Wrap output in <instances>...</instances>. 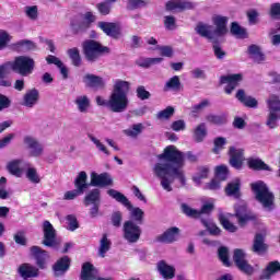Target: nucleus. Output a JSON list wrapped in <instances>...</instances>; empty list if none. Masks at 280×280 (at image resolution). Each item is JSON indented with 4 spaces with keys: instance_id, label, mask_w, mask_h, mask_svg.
I'll list each match as a JSON object with an SVG mask.
<instances>
[{
    "instance_id": "nucleus-1",
    "label": "nucleus",
    "mask_w": 280,
    "mask_h": 280,
    "mask_svg": "<svg viewBox=\"0 0 280 280\" xmlns=\"http://www.w3.org/2000/svg\"><path fill=\"white\" fill-rule=\"evenodd\" d=\"M189 163H197L198 156L194 152H182L175 145H168L162 154L158 155V163L153 167V174L161 180V187L164 191H173L172 185L179 180L182 187L187 185L185 176V160Z\"/></svg>"
},
{
    "instance_id": "nucleus-2",
    "label": "nucleus",
    "mask_w": 280,
    "mask_h": 280,
    "mask_svg": "<svg viewBox=\"0 0 280 280\" xmlns=\"http://www.w3.org/2000/svg\"><path fill=\"white\" fill-rule=\"evenodd\" d=\"M129 93L130 82L117 79L108 97V110L110 113H126L130 106Z\"/></svg>"
},
{
    "instance_id": "nucleus-3",
    "label": "nucleus",
    "mask_w": 280,
    "mask_h": 280,
    "mask_svg": "<svg viewBox=\"0 0 280 280\" xmlns=\"http://www.w3.org/2000/svg\"><path fill=\"white\" fill-rule=\"evenodd\" d=\"M107 194L108 196H110V198H114L116 202H119L120 205H122V207H126V209H128L129 218L132 222H135V224H143L145 212L141 208L133 207L130 200H128V197H126L118 190L109 189L107 190Z\"/></svg>"
},
{
    "instance_id": "nucleus-4",
    "label": "nucleus",
    "mask_w": 280,
    "mask_h": 280,
    "mask_svg": "<svg viewBox=\"0 0 280 280\" xmlns=\"http://www.w3.org/2000/svg\"><path fill=\"white\" fill-rule=\"evenodd\" d=\"M83 55L88 62H97L102 56L110 55V47L102 45L95 39H86L82 44Z\"/></svg>"
},
{
    "instance_id": "nucleus-5",
    "label": "nucleus",
    "mask_w": 280,
    "mask_h": 280,
    "mask_svg": "<svg viewBox=\"0 0 280 280\" xmlns=\"http://www.w3.org/2000/svg\"><path fill=\"white\" fill-rule=\"evenodd\" d=\"M252 190L255 194V199L259 202L267 211L275 209V194L270 191L268 185L264 182H256L252 184Z\"/></svg>"
},
{
    "instance_id": "nucleus-6",
    "label": "nucleus",
    "mask_w": 280,
    "mask_h": 280,
    "mask_svg": "<svg viewBox=\"0 0 280 280\" xmlns=\"http://www.w3.org/2000/svg\"><path fill=\"white\" fill-rule=\"evenodd\" d=\"M11 63L13 73L21 75V78H28V75L34 73V69H36V61L34 58L25 55L15 57Z\"/></svg>"
},
{
    "instance_id": "nucleus-7",
    "label": "nucleus",
    "mask_w": 280,
    "mask_h": 280,
    "mask_svg": "<svg viewBox=\"0 0 280 280\" xmlns=\"http://www.w3.org/2000/svg\"><path fill=\"white\" fill-rule=\"evenodd\" d=\"M95 23V15L91 12H86L83 18H74L70 22V27L73 34H85L91 30V24Z\"/></svg>"
},
{
    "instance_id": "nucleus-8",
    "label": "nucleus",
    "mask_w": 280,
    "mask_h": 280,
    "mask_svg": "<svg viewBox=\"0 0 280 280\" xmlns=\"http://www.w3.org/2000/svg\"><path fill=\"white\" fill-rule=\"evenodd\" d=\"M269 115L266 121V126L271 130L277 128V121L280 119V100L277 95H271L267 101Z\"/></svg>"
},
{
    "instance_id": "nucleus-9",
    "label": "nucleus",
    "mask_w": 280,
    "mask_h": 280,
    "mask_svg": "<svg viewBox=\"0 0 280 280\" xmlns=\"http://www.w3.org/2000/svg\"><path fill=\"white\" fill-rule=\"evenodd\" d=\"M233 261L243 275H246L247 277H253V275H255V267L248 264V260L246 259V252L244 249H234Z\"/></svg>"
},
{
    "instance_id": "nucleus-10",
    "label": "nucleus",
    "mask_w": 280,
    "mask_h": 280,
    "mask_svg": "<svg viewBox=\"0 0 280 280\" xmlns=\"http://www.w3.org/2000/svg\"><path fill=\"white\" fill-rule=\"evenodd\" d=\"M141 226L135 223L132 220H128L124 222L122 225V237L128 242V244H137L139 240H141Z\"/></svg>"
},
{
    "instance_id": "nucleus-11",
    "label": "nucleus",
    "mask_w": 280,
    "mask_h": 280,
    "mask_svg": "<svg viewBox=\"0 0 280 280\" xmlns=\"http://www.w3.org/2000/svg\"><path fill=\"white\" fill-rule=\"evenodd\" d=\"M24 148L28 150L30 156H34L35 159H38V156H43L45 152V147H43V143L38 141L33 136H24L23 138Z\"/></svg>"
},
{
    "instance_id": "nucleus-12",
    "label": "nucleus",
    "mask_w": 280,
    "mask_h": 280,
    "mask_svg": "<svg viewBox=\"0 0 280 280\" xmlns=\"http://www.w3.org/2000/svg\"><path fill=\"white\" fill-rule=\"evenodd\" d=\"M244 80V74L236 73V74H228L220 77L219 84H228L224 89L226 95H231L237 86H240V82Z\"/></svg>"
},
{
    "instance_id": "nucleus-13",
    "label": "nucleus",
    "mask_w": 280,
    "mask_h": 280,
    "mask_svg": "<svg viewBox=\"0 0 280 280\" xmlns=\"http://www.w3.org/2000/svg\"><path fill=\"white\" fill-rule=\"evenodd\" d=\"M43 233H44V240L42 244L44 246H47L48 248H54L56 246V229L49 221L43 222Z\"/></svg>"
},
{
    "instance_id": "nucleus-14",
    "label": "nucleus",
    "mask_w": 280,
    "mask_h": 280,
    "mask_svg": "<svg viewBox=\"0 0 280 280\" xmlns=\"http://www.w3.org/2000/svg\"><path fill=\"white\" fill-rule=\"evenodd\" d=\"M31 255L34 257L39 270H45L47 268V260L49 259V253H47V250L38 246H32Z\"/></svg>"
},
{
    "instance_id": "nucleus-15",
    "label": "nucleus",
    "mask_w": 280,
    "mask_h": 280,
    "mask_svg": "<svg viewBox=\"0 0 280 280\" xmlns=\"http://www.w3.org/2000/svg\"><path fill=\"white\" fill-rule=\"evenodd\" d=\"M90 185L92 187H113V177L108 173L92 172Z\"/></svg>"
},
{
    "instance_id": "nucleus-16",
    "label": "nucleus",
    "mask_w": 280,
    "mask_h": 280,
    "mask_svg": "<svg viewBox=\"0 0 280 280\" xmlns=\"http://www.w3.org/2000/svg\"><path fill=\"white\" fill-rule=\"evenodd\" d=\"M234 215L237 218L240 226H246L247 222L255 220V217L248 211L246 203L236 205Z\"/></svg>"
},
{
    "instance_id": "nucleus-17",
    "label": "nucleus",
    "mask_w": 280,
    "mask_h": 280,
    "mask_svg": "<svg viewBox=\"0 0 280 280\" xmlns=\"http://www.w3.org/2000/svg\"><path fill=\"white\" fill-rule=\"evenodd\" d=\"M97 27H100V30H102L106 36H109V38H114L115 40L121 38V28H119L116 23L98 22Z\"/></svg>"
},
{
    "instance_id": "nucleus-18",
    "label": "nucleus",
    "mask_w": 280,
    "mask_h": 280,
    "mask_svg": "<svg viewBox=\"0 0 280 280\" xmlns=\"http://www.w3.org/2000/svg\"><path fill=\"white\" fill-rule=\"evenodd\" d=\"M226 23H229V18L217 15L213 19V24L215 25V30H212V33L214 34L215 40L220 38V36H224L229 33V28H226Z\"/></svg>"
},
{
    "instance_id": "nucleus-19",
    "label": "nucleus",
    "mask_w": 280,
    "mask_h": 280,
    "mask_svg": "<svg viewBox=\"0 0 280 280\" xmlns=\"http://www.w3.org/2000/svg\"><path fill=\"white\" fill-rule=\"evenodd\" d=\"M229 154L230 165H232L234 170H240L242 165H244V149L230 147Z\"/></svg>"
},
{
    "instance_id": "nucleus-20",
    "label": "nucleus",
    "mask_w": 280,
    "mask_h": 280,
    "mask_svg": "<svg viewBox=\"0 0 280 280\" xmlns=\"http://www.w3.org/2000/svg\"><path fill=\"white\" fill-rule=\"evenodd\" d=\"M69 268H71V258H69V256H63L59 258L52 265V271L55 277H62V275H66Z\"/></svg>"
},
{
    "instance_id": "nucleus-21",
    "label": "nucleus",
    "mask_w": 280,
    "mask_h": 280,
    "mask_svg": "<svg viewBox=\"0 0 280 280\" xmlns=\"http://www.w3.org/2000/svg\"><path fill=\"white\" fill-rule=\"evenodd\" d=\"M38 100H40V92L36 88L27 90L23 95L22 106L26 108H34L36 104H38Z\"/></svg>"
},
{
    "instance_id": "nucleus-22",
    "label": "nucleus",
    "mask_w": 280,
    "mask_h": 280,
    "mask_svg": "<svg viewBox=\"0 0 280 280\" xmlns=\"http://www.w3.org/2000/svg\"><path fill=\"white\" fill-rule=\"evenodd\" d=\"M180 230L178 228H171L166 230L163 234H160L155 237V242L160 244H174L178 237Z\"/></svg>"
},
{
    "instance_id": "nucleus-23",
    "label": "nucleus",
    "mask_w": 280,
    "mask_h": 280,
    "mask_svg": "<svg viewBox=\"0 0 280 280\" xmlns=\"http://www.w3.org/2000/svg\"><path fill=\"white\" fill-rule=\"evenodd\" d=\"M252 252L255 255H266L268 253V244H266V236L264 234L258 233L255 235Z\"/></svg>"
},
{
    "instance_id": "nucleus-24",
    "label": "nucleus",
    "mask_w": 280,
    "mask_h": 280,
    "mask_svg": "<svg viewBox=\"0 0 280 280\" xmlns=\"http://www.w3.org/2000/svg\"><path fill=\"white\" fill-rule=\"evenodd\" d=\"M235 97L241 104H243V106H246V108H257L258 106L257 100L250 95H247L244 89L237 90Z\"/></svg>"
},
{
    "instance_id": "nucleus-25",
    "label": "nucleus",
    "mask_w": 280,
    "mask_h": 280,
    "mask_svg": "<svg viewBox=\"0 0 280 280\" xmlns=\"http://www.w3.org/2000/svg\"><path fill=\"white\" fill-rule=\"evenodd\" d=\"M196 4L194 2L185 0H171L166 2V10L172 12V10H194Z\"/></svg>"
},
{
    "instance_id": "nucleus-26",
    "label": "nucleus",
    "mask_w": 280,
    "mask_h": 280,
    "mask_svg": "<svg viewBox=\"0 0 280 280\" xmlns=\"http://www.w3.org/2000/svg\"><path fill=\"white\" fill-rule=\"evenodd\" d=\"M83 82L85 86H89L90 89H104L106 86V83L104 82V79L102 77L88 73L83 77Z\"/></svg>"
},
{
    "instance_id": "nucleus-27",
    "label": "nucleus",
    "mask_w": 280,
    "mask_h": 280,
    "mask_svg": "<svg viewBox=\"0 0 280 280\" xmlns=\"http://www.w3.org/2000/svg\"><path fill=\"white\" fill-rule=\"evenodd\" d=\"M241 189H242V183L240 182L238 178H236L226 185L225 194L226 196H230L238 200V198H242Z\"/></svg>"
},
{
    "instance_id": "nucleus-28",
    "label": "nucleus",
    "mask_w": 280,
    "mask_h": 280,
    "mask_svg": "<svg viewBox=\"0 0 280 280\" xmlns=\"http://www.w3.org/2000/svg\"><path fill=\"white\" fill-rule=\"evenodd\" d=\"M277 272H280V262L279 260L270 261L267 267L262 270L259 279L261 280H270Z\"/></svg>"
},
{
    "instance_id": "nucleus-29",
    "label": "nucleus",
    "mask_w": 280,
    "mask_h": 280,
    "mask_svg": "<svg viewBox=\"0 0 280 280\" xmlns=\"http://www.w3.org/2000/svg\"><path fill=\"white\" fill-rule=\"evenodd\" d=\"M195 31L202 38H207L208 40H211V43H215V35L213 33L212 26L203 24V23H199L195 27Z\"/></svg>"
},
{
    "instance_id": "nucleus-30",
    "label": "nucleus",
    "mask_w": 280,
    "mask_h": 280,
    "mask_svg": "<svg viewBox=\"0 0 280 280\" xmlns=\"http://www.w3.org/2000/svg\"><path fill=\"white\" fill-rule=\"evenodd\" d=\"M83 203L85 207H91V205H102V191L97 188L90 190L85 195Z\"/></svg>"
},
{
    "instance_id": "nucleus-31",
    "label": "nucleus",
    "mask_w": 280,
    "mask_h": 280,
    "mask_svg": "<svg viewBox=\"0 0 280 280\" xmlns=\"http://www.w3.org/2000/svg\"><path fill=\"white\" fill-rule=\"evenodd\" d=\"M158 271L163 279H174V277H176V269L173 266L167 265L165 260H160L158 262Z\"/></svg>"
},
{
    "instance_id": "nucleus-32",
    "label": "nucleus",
    "mask_w": 280,
    "mask_h": 280,
    "mask_svg": "<svg viewBox=\"0 0 280 280\" xmlns=\"http://www.w3.org/2000/svg\"><path fill=\"white\" fill-rule=\"evenodd\" d=\"M18 272L22 279H32L34 277H38V268L30 264L21 265L18 269Z\"/></svg>"
},
{
    "instance_id": "nucleus-33",
    "label": "nucleus",
    "mask_w": 280,
    "mask_h": 280,
    "mask_svg": "<svg viewBox=\"0 0 280 280\" xmlns=\"http://www.w3.org/2000/svg\"><path fill=\"white\" fill-rule=\"evenodd\" d=\"M10 47L12 51H34L36 49V43L30 39H22L12 44Z\"/></svg>"
},
{
    "instance_id": "nucleus-34",
    "label": "nucleus",
    "mask_w": 280,
    "mask_h": 280,
    "mask_svg": "<svg viewBox=\"0 0 280 280\" xmlns=\"http://www.w3.org/2000/svg\"><path fill=\"white\" fill-rule=\"evenodd\" d=\"M88 180H89V175L86 174V172L81 171L74 179L75 189L84 194V191H86V189L91 187V184H88Z\"/></svg>"
},
{
    "instance_id": "nucleus-35",
    "label": "nucleus",
    "mask_w": 280,
    "mask_h": 280,
    "mask_svg": "<svg viewBox=\"0 0 280 280\" xmlns=\"http://www.w3.org/2000/svg\"><path fill=\"white\" fill-rule=\"evenodd\" d=\"M247 165L249 170H254L256 172H272V168L261 159L252 158L247 161Z\"/></svg>"
},
{
    "instance_id": "nucleus-36",
    "label": "nucleus",
    "mask_w": 280,
    "mask_h": 280,
    "mask_svg": "<svg viewBox=\"0 0 280 280\" xmlns=\"http://www.w3.org/2000/svg\"><path fill=\"white\" fill-rule=\"evenodd\" d=\"M208 130L207 124L200 122L197 125L192 131V139L196 143H202L207 139Z\"/></svg>"
},
{
    "instance_id": "nucleus-37",
    "label": "nucleus",
    "mask_w": 280,
    "mask_h": 280,
    "mask_svg": "<svg viewBox=\"0 0 280 280\" xmlns=\"http://www.w3.org/2000/svg\"><path fill=\"white\" fill-rule=\"evenodd\" d=\"M23 163V160H12L7 163V171L12 176H15L16 178H21L23 176V168H21V164Z\"/></svg>"
},
{
    "instance_id": "nucleus-38",
    "label": "nucleus",
    "mask_w": 280,
    "mask_h": 280,
    "mask_svg": "<svg viewBox=\"0 0 280 280\" xmlns=\"http://www.w3.org/2000/svg\"><path fill=\"white\" fill-rule=\"evenodd\" d=\"M247 54L249 58H253L254 62H264L266 60V55L261 52V48L255 44L248 46Z\"/></svg>"
},
{
    "instance_id": "nucleus-39",
    "label": "nucleus",
    "mask_w": 280,
    "mask_h": 280,
    "mask_svg": "<svg viewBox=\"0 0 280 280\" xmlns=\"http://www.w3.org/2000/svg\"><path fill=\"white\" fill-rule=\"evenodd\" d=\"M74 104L79 113L86 114L89 113V108H91V98L86 95H80L74 100Z\"/></svg>"
},
{
    "instance_id": "nucleus-40",
    "label": "nucleus",
    "mask_w": 280,
    "mask_h": 280,
    "mask_svg": "<svg viewBox=\"0 0 280 280\" xmlns=\"http://www.w3.org/2000/svg\"><path fill=\"white\" fill-rule=\"evenodd\" d=\"M230 32L232 36H235V38H248V32L246 31V28L242 27L237 22L231 23Z\"/></svg>"
},
{
    "instance_id": "nucleus-41",
    "label": "nucleus",
    "mask_w": 280,
    "mask_h": 280,
    "mask_svg": "<svg viewBox=\"0 0 280 280\" xmlns=\"http://www.w3.org/2000/svg\"><path fill=\"white\" fill-rule=\"evenodd\" d=\"M112 244L110 240H108V234H103L100 241L98 257H106V253L110 250Z\"/></svg>"
},
{
    "instance_id": "nucleus-42",
    "label": "nucleus",
    "mask_w": 280,
    "mask_h": 280,
    "mask_svg": "<svg viewBox=\"0 0 280 280\" xmlns=\"http://www.w3.org/2000/svg\"><path fill=\"white\" fill-rule=\"evenodd\" d=\"M162 61H163V58H161V57H156V58H139L136 61V65H138V67H142V69H150V67H152L154 65H161Z\"/></svg>"
},
{
    "instance_id": "nucleus-43",
    "label": "nucleus",
    "mask_w": 280,
    "mask_h": 280,
    "mask_svg": "<svg viewBox=\"0 0 280 280\" xmlns=\"http://www.w3.org/2000/svg\"><path fill=\"white\" fill-rule=\"evenodd\" d=\"M26 173L25 176L30 183H33L35 185H38L40 183V176L38 175V171L36 168L32 167L31 163L25 164Z\"/></svg>"
},
{
    "instance_id": "nucleus-44",
    "label": "nucleus",
    "mask_w": 280,
    "mask_h": 280,
    "mask_svg": "<svg viewBox=\"0 0 280 280\" xmlns=\"http://www.w3.org/2000/svg\"><path fill=\"white\" fill-rule=\"evenodd\" d=\"M113 3H117V0H105L96 4V9L102 16H108L113 10Z\"/></svg>"
},
{
    "instance_id": "nucleus-45",
    "label": "nucleus",
    "mask_w": 280,
    "mask_h": 280,
    "mask_svg": "<svg viewBox=\"0 0 280 280\" xmlns=\"http://www.w3.org/2000/svg\"><path fill=\"white\" fill-rule=\"evenodd\" d=\"M67 54L73 67H82V56L80 55V49L78 47L68 49Z\"/></svg>"
},
{
    "instance_id": "nucleus-46",
    "label": "nucleus",
    "mask_w": 280,
    "mask_h": 280,
    "mask_svg": "<svg viewBox=\"0 0 280 280\" xmlns=\"http://www.w3.org/2000/svg\"><path fill=\"white\" fill-rule=\"evenodd\" d=\"M183 84L180 83V77L174 75L166 81L164 91H180Z\"/></svg>"
},
{
    "instance_id": "nucleus-47",
    "label": "nucleus",
    "mask_w": 280,
    "mask_h": 280,
    "mask_svg": "<svg viewBox=\"0 0 280 280\" xmlns=\"http://www.w3.org/2000/svg\"><path fill=\"white\" fill-rule=\"evenodd\" d=\"M144 128L145 127L141 122L135 124L131 126V128L125 129L124 135H126V137H130L131 139H137V137L143 132Z\"/></svg>"
},
{
    "instance_id": "nucleus-48",
    "label": "nucleus",
    "mask_w": 280,
    "mask_h": 280,
    "mask_svg": "<svg viewBox=\"0 0 280 280\" xmlns=\"http://www.w3.org/2000/svg\"><path fill=\"white\" fill-rule=\"evenodd\" d=\"M206 121H208V124H213L214 126H224L228 121L226 114H209L206 116Z\"/></svg>"
},
{
    "instance_id": "nucleus-49",
    "label": "nucleus",
    "mask_w": 280,
    "mask_h": 280,
    "mask_svg": "<svg viewBox=\"0 0 280 280\" xmlns=\"http://www.w3.org/2000/svg\"><path fill=\"white\" fill-rule=\"evenodd\" d=\"M219 221H220V224L223 226V229H225V231H229V233H235L237 231V226L231 223V221H229V219L226 218V214L220 213Z\"/></svg>"
},
{
    "instance_id": "nucleus-50",
    "label": "nucleus",
    "mask_w": 280,
    "mask_h": 280,
    "mask_svg": "<svg viewBox=\"0 0 280 280\" xmlns=\"http://www.w3.org/2000/svg\"><path fill=\"white\" fill-rule=\"evenodd\" d=\"M180 211L182 213H184V215H187V218H194V219L200 218V212L197 209L189 207V205L187 203L180 205Z\"/></svg>"
},
{
    "instance_id": "nucleus-51",
    "label": "nucleus",
    "mask_w": 280,
    "mask_h": 280,
    "mask_svg": "<svg viewBox=\"0 0 280 280\" xmlns=\"http://www.w3.org/2000/svg\"><path fill=\"white\" fill-rule=\"evenodd\" d=\"M201 224H203V226H206V229L210 233V235L218 236L222 233V230H220V228H218V225H215V223H213L209 220L202 219Z\"/></svg>"
},
{
    "instance_id": "nucleus-52",
    "label": "nucleus",
    "mask_w": 280,
    "mask_h": 280,
    "mask_svg": "<svg viewBox=\"0 0 280 280\" xmlns=\"http://www.w3.org/2000/svg\"><path fill=\"white\" fill-rule=\"evenodd\" d=\"M268 16L272 21H280V3H271L268 10Z\"/></svg>"
},
{
    "instance_id": "nucleus-53",
    "label": "nucleus",
    "mask_w": 280,
    "mask_h": 280,
    "mask_svg": "<svg viewBox=\"0 0 280 280\" xmlns=\"http://www.w3.org/2000/svg\"><path fill=\"white\" fill-rule=\"evenodd\" d=\"M218 257L222 261L223 266H231V260L229 259V247L221 246L218 249Z\"/></svg>"
},
{
    "instance_id": "nucleus-54",
    "label": "nucleus",
    "mask_w": 280,
    "mask_h": 280,
    "mask_svg": "<svg viewBox=\"0 0 280 280\" xmlns=\"http://www.w3.org/2000/svg\"><path fill=\"white\" fill-rule=\"evenodd\" d=\"M10 40H12V36L9 32L0 30V51L3 49H8V45H10Z\"/></svg>"
},
{
    "instance_id": "nucleus-55",
    "label": "nucleus",
    "mask_w": 280,
    "mask_h": 280,
    "mask_svg": "<svg viewBox=\"0 0 280 280\" xmlns=\"http://www.w3.org/2000/svg\"><path fill=\"white\" fill-rule=\"evenodd\" d=\"M148 0H128L127 10H139L148 5Z\"/></svg>"
},
{
    "instance_id": "nucleus-56",
    "label": "nucleus",
    "mask_w": 280,
    "mask_h": 280,
    "mask_svg": "<svg viewBox=\"0 0 280 280\" xmlns=\"http://www.w3.org/2000/svg\"><path fill=\"white\" fill-rule=\"evenodd\" d=\"M213 149L212 152L213 154H220L221 150H224V147L226 145V138L224 137H218L213 141Z\"/></svg>"
},
{
    "instance_id": "nucleus-57",
    "label": "nucleus",
    "mask_w": 280,
    "mask_h": 280,
    "mask_svg": "<svg viewBox=\"0 0 280 280\" xmlns=\"http://www.w3.org/2000/svg\"><path fill=\"white\" fill-rule=\"evenodd\" d=\"M110 222L115 229L121 228V222H124V213H121V211H114L110 217Z\"/></svg>"
},
{
    "instance_id": "nucleus-58",
    "label": "nucleus",
    "mask_w": 280,
    "mask_h": 280,
    "mask_svg": "<svg viewBox=\"0 0 280 280\" xmlns=\"http://www.w3.org/2000/svg\"><path fill=\"white\" fill-rule=\"evenodd\" d=\"M217 180H226L229 178V167L226 165H220L215 167Z\"/></svg>"
},
{
    "instance_id": "nucleus-59",
    "label": "nucleus",
    "mask_w": 280,
    "mask_h": 280,
    "mask_svg": "<svg viewBox=\"0 0 280 280\" xmlns=\"http://www.w3.org/2000/svg\"><path fill=\"white\" fill-rule=\"evenodd\" d=\"M209 106H211V101L206 98V100L201 101L199 104L194 105L191 107V113L194 115H197L198 113H202V110H205V108H209Z\"/></svg>"
},
{
    "instance_id": "nucleus-60",
    "label": "nucleus",
    "mask_w": 280,
    "mask_h": 280,
    "mask_svg": "<svg viewBox=\"0 0 280 280\" xmlns=\"http://www.w3.org/2000/svg\"><path fill=\"white\" fill-rule=\"evenodd\" d=\"M13 240L19 246H27V237L25 236V231H18L13 235Z\"/></svg>"
},
{
    "instance_id": "nucleus-61",
    "label": "nucleus",
    "mask_w": 280,
    "mask_h": 280,
    "mask_svg": "<svg viewBox=\"0 0 280 280\" xmlns=\"http://www.w3.org/2000/svg\"><path fill=\"white\" fill-rule=\"evenodd\" d=\"M66 220L68 222V231H77V229H80V223H78V218L73 214H68L66 217Z\"/></svg>"
},
{
    "instance_id": "nucleus-62",
    "label": "nucleus",
    "mask_w": 280,
    "mask_h": 280,
    "mask_svg": "<svg viewBox=\"0 0 280 280\" xmlns=\"http://www.w3.org/2000/svg\"><path fill=\"white\" fill-rule=\"evenodd\" d=\"M138 100H141L142 102L145 100H150L152 97V94L145 90V86L139 85L136 90Z\"/></svg>"
},
{
    "instance_id": "nucleus-63",
    "label": "nucleus",
    "mask_w": 280,
    "mask_h": 280,
    "mask_svg": "<svg viewBox=\"0 0 280 280\" xmlns=\"http://www.w3.org/2000/svg\"><path fill=\"white\" fill-rule=\"evenodd\" d=\"M174 116V107L168 106L164 110L158 113V119H170V117Z\"/></svg>"
},
{
    "instance_id": "nucleus-64",
    "label": "nucleus",
    "mask_w": 280,
    "mask_h": 280,
    "mask_svg": "<svg viewBox=\"0 0 280 280\" xmlns=\"http://www.w3.org/2000/svg\"><path fill=\"white\" fill-rule=\"evenodd\" d=\"M247 19L249 25H257V23H259V12H257L255 9L248 11Z\"/></svg>"
}]
</instances>
